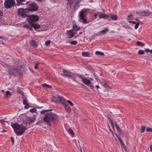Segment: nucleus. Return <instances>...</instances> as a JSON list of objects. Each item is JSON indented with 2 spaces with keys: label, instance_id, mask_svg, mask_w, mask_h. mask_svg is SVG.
Instances as JSON below:
<instances>
[{
  "label": "nucleus",
  "instance_id": "1",
  "mask_svg": "<svg viewBox=\"0 0 152 152\" xmlns=\"http://www.w3.org/2000/svg\"><path fill=\"white\" fill-rule=\"evenodd\" d=\"M11 125L14 129L15 133L17 135H22L26 131V128L22 124H19L18 123H11Z\"/></svg>",
  "mask_w": 152,
  "mask_h": 152
},
{
  "label": "nucleus",
  "instance_id": "2",
  "mask_svg": "<svg viewBox=\"0 0 152 152\" xmlns=\"http://www.w3.org/2000/svg\"><path fill=\"white\" fill-rule=\"evenodd\" d=\"M58 118V116L54 113H47L45 115L43 118L44 121L46 122L47 124L50 125V123Z\"/></svg>",
  "mask_w": 152,
  "mask_h": 152
},
{
  "label": "nucleus",
  "instance_id": "3",
  "mask_svg": "<svg viewBox=\"0 0 152 152\" xmlns=\"http://www.w3.org/2000/svg\"><path fill=\"white\" fill-rule=\"evenodd\" d=\"M67 1V6L71 9H76L78 8L79 4L81 0H66Z\"/></svg>",
  "mask_w": 152,
  "mask_h": 152
},
{
  "label": "nucleus",
  "instance_id": "4",
  "mask_svg": "<svg viewBox=\"0 0 152 152\" xmlns=\"http://www.w3.org/2000/svg\"><path fill=\"white\" fill-rule=\"evenodd\" d=\"M29 1H27L26 3L28 11L32 12L37 11L38 10V6L36 3L33 2L29 4Z\"/></svg>",
  "mask_w": 152,
  "mask_h": 152
},
{
  "label": "nucleus",
  "instance_id": "5",
  "mask_svg": "<svg viewBox=\"0 0 152 152\" xmlns=\"http://www.w3.org/2000/svg\"><path fill=\"white\" fill-rule=\"evenodd\" d=\"M114 124L117 131V132L115 134L116 137L120 142L122 141L121 138H123L124 137V136L121 129L120 128L119 125L116 122H114Z\"/></svg>",
  "mask_w": 152,
  "mask_h": 152
},
{
  "label": "nucleus",
  "instance_id": "6",
  "mask_svg": "<svg viewBox=\"0 0 152 152\" xmlns=\"http://www.w3.org/2000/svg\"><path fill=\"white\" fill-rule=\"evenodd\" d=\"M39 18L38 15H32L28 16L27 18V20L30 25L38 21L39 20Z\"/></svg>",
  "mask_w": 152,
  "mask_h": 152
},
{
  "label": "nucleus",
  "instance_id": "7",
  "mask_svg": "<svg viewBox=\"0 0 152 152\" xmlns=\"http://www.w3.org/2000/svg\"><path fill=\"white\" fill-rule=\"evenodd\" d=\"M18 14L19 16H20L23 18L28 17L29 15V12H28L27 9H23L20 8L19 9Z\"/></svg>",
  "mask_w": 152,
  "mask_h": 152
},
{
  "label": "nucleus",
  "instance_id": "8",
  "mask_svg": "<svg viewBox=\"0 0 152 152\" xmlns=\"http://www.w3.org/2000/svg\"><path fill=\"white\" fill-rule=\"evenodd\" d=\"M151 14V12L148 10H143L136 11L134 13L135 15L143 17H147L149 16Z\"/></svg>",
  "mask_w": 152,
  "mask_h": 152
},
{
  "label": "nucleus",
  "instance_id": "9",
  "mask_svg": "<svg viewBox=\"0 0 152 152\" xmlns=\"http://www.w3.org/2000/svg\"><path fill=\"white\" fill-rule=\"evenodd\" d=\"M15 2L14 0H7L4 2V7L9 8L12 7L15 4Z\"/></svg>",
  "mask_w": 152,
  "mask_h": 152
},
{
  "label": "nucleus",
  "instance_id": "10",
  "mask_svg": "<svg viewBox=\"0 0 152 152\" xmlns=\"http://www.w3.org/2000/svg\"><path fill=\"white\" fill-rule=\"evenodd\" d=\"M8 74L11 76L16 75L17 74H20L21 72L20 70L16 68H11L8 70Z\"/></svg>",
  "mask_w": 152,
  "mask_h": 152
},
{
  "label": "nucleus",
  "instance_id": "11",
  "mask_svg": "<svg viewBox=\"0 0 152 152\" xmlns=\"http://www.w3.org/2000/svg\"><path fill=\"white\" fill-rule=\"evenodd\" d=\"M86 14V10H81V11L79 12V16L80 20H82V22H83L84 24L88 23V22H87V20L86 18H85Z\"/></svg>",
  "mask_w": 152,
  "mask_h": 152
},
{
  "label": "nucleus",
  "instance_id": "12",
  "mask_svg": "<svg viewBox=\"0 0 152 152\" xmlns=\"http://www.w3.org/2000/svg\"><path fill=\"white\" fill-rule=\"evenodd\" d=\"M78 77L81 79L82 81L86 85L89 86L91 84V81L85 77L81 75H78Z\"/></svg>",
  "mask_w": 152,
  "mask_h": 152
},
{
  "label": "nucleus",
  "instance_id": "13",
  "mask_svg": "<svg viewBox=\"0 0 152 152\" xmlns=\"http://www.w3.org/2000/svg\"><path fill=\"white\" fill-rule=\"evenodd\" d=\"M76 32L72 31V30H67L66 32V34L69 38H70L73 37L75 34Z\"/></svg>",
  "mask_w": 152,
  "mask_h": 152
},
{
  "label": "nucleus",
  "instance_id": "14",
  "mask_svg": "<svg viewBox=\"0 0 152 152\" xmlns=\"http://www.w3.org/2000/svg\"><path fill=\"white\" fill-rule=\"evenodd\" d=\"M35 117L34 116L32 117H28L26 119V125H29L30 124L34 122L35 120Z\"/></svg>",
  "mask_w": 152,
  "mask_h": 152
},
{
  "label": "nucleus",
  "instance_id": "15",
  "mask_svg": "<svg viewBox=\"0 0 152 152\" xmlns=\"http://www.w3.org/2000/svg\"><path fill=\"white\" fill-rule=\"evenodd\" d=\"M135 20L136 21H134V24H135L134 26L135 28L137 29L138 27L141 22L140 21L136 19H135Z\"/></svg>",
  "mask_w": 152,
  "mask_h": 152
},
{
  "label": "nucleus",
  "instance_id": "16",
  "mask_svg": "<svg viewBox=\"0 0 152 152\" xmlns=\"http://www.w3.org/2000/svg\"><path fill=\"white\" fill-rule=\"evenodd\" d=\"M30 45L34 48H36L38 46L37 43L34 40H31L30 42Z\"/></svg>",
  "mask_w": 152,
  "mask_h": 152
},
{
  "label": "nucleus",
  "instance_id": "17",
  "mask_svg": "<svg viewBox=\"0 0 152 152\" xmlns=\"http://www.w3.org/2000/svg\"><path fill=\"white\" fill-rule=\"evenodd\" d=\"M58 102L62 104H64L65 102V100L62 97L58 95Z\"/></svg>",
  "mask_w": 152,
  "mask_h": 152
},
{
  "label": "nucleus",
  "instance_id": "18",
  "mask_svg": "<svg viewBox=\"0 0 152 152\" xmlns=\"http://www.w3.org/2000/svg\"><path fill=\"white\" fill-rule=\"evenodd\" d=\"M11 94L10 91H7L6 92H4V97L5 98H8L11 96Z\"/></svg>",
  "mask_w": 152,
  "mask_h": 152
},
{
  "label": "nucleus",
  "instance_id": "19",
  "mask_svg": "<svg viewBox=\"0 0 152 152\" xmlns=\"http://www.w3.org/2000/svg\"><path fill=\"white\" fill-rule=\"evenodd\" d=\"M35 29H37L41 28L40 26L37 24L33 23L30 25Z\"/></svg>",
  "mask_w": 152,
  "mask_h": 152
},
{
  "label": "nucleus",
  "instance_id": "20",
  "mask_svg": "<svg viewBox=\"0 0 152 152\" xmlns=\"http://www.w3.org/2000/svg\"><path fill=\"white\" fill-rule=\"evenodd\" d=\"M132 17L133 15H132V13H131L129 15H128L127 18L128 20L129 21L128 22L129 23H133V21H129L130 20H132Z\"/></svg>",
  "mask_w": 152,
  "mask_h": 152
},
{
  "label": "nucleus",
  "instance_id": "21",
  "mask_svg": "<svg viewBox=\"0 0 152 152\" xmlns=\"http://www.w3.org/2000/svg\"><path fill=\"white\" fill-rule=\"evenodd\" d=\"M108 30L109 29L107 28H105L104 29L100 31L99 33L100 34H104L107 33Z\"/></svg>",
  "mask_w": 152,
  "mask_h": 152
},
{
  "label": "nucleus",
  "instance_id": "22",
  "mask_svg": "<svg viewBox=\"0 0 152 152\" xmlns=\"http://www.w3.org/2000/svg\"><path fill=\"white\" fill-rule=\"evenodd\" d=\"M23 27L29 29L30 30L33 31L32 27L31 25H29L28 24H27L24 25Z\"/></svg>",
  "mask_w": 152,
  "mask_h": 152
},
{
  "label": "nucleus",
  "instance_id": "23",
  "mask_svg": "<svg viewBox=\"0 0 152 152\" xmlns=\"http://www.w3.org/2000/svg\"><path fill=\"white\" fill-rule=\"evenodd\" d=\"M73 28L76 32L77 31L79 30L80 29V28L78 27L76 25V24L75 23L73 24Z\"/></svg>",
  "mask_w": 152,
  "mask_h": 152
},
{
  "label": "nucleus",
  "instance_id": "24",
  "mask_svg": "<svg viewBox=\"0 0 152 152\" xmlns=\"http://www.w3.org/2000/svg\"><path fill=\"white\" fill-rule=\"evenodd\" d=\"M65 107V110H66L67 112L68 113H70L71 111L70 107L68 104H66Z\"/></svg>",
  "mask_w": 152,
  "mask_h": 152
},
{
  "label": "nucleus",
  "instance_id": "25",
  "mask_svg": "<svg viewBox=\"0 0 152 152\" xmlns=\"http://www.w3.org/2000/svg\"><path fill=\"white\" fill-rule=\"evenodd\" d=\"M82 55L84 57H89L90 54L87 52H82Z\"/></svg>",
  "mask_w": 152,
  "mask_h": 152
},
{
  "label": "nucleus",
  "instance_id": "26",
  "mask_svg": "<svg viewBox=\"0 0 152 152\" xmlns=\"http://www.w3.org/2000/svg\"><path fill=\"white\" fill-rule=\"evenodd\" d=\"M136 44L138 46H143L145 45V44L144 43L139 41H137L136 42Z\"/></svg>",
  "mask_w": 152,
  "mask_h": 152
},
{
  "label": "nucleus",
  "instance_id": "27",
  "mask_svg": "<svg viewBox=\"0 0 152 152\" xmlns=\"http://www.w3.org/2000/svg\"><path fill=\"white\" fill-rule=\"evenodd\" d=\"M120 143L121 146L124 148L125 151L126 152L127 151H126L127 148L126 147V146L124 144L123 142V140L121 141H120Z\"/></svg>",
  "mask_w": 152,
  "mask_h": 152
},
{
  "label": "nucleus",
  "instance_id": "28",
  "mask_svg": "<svg viewBox=\"0 0 152 152\" xmlns=\"http://www.w3.org/2000/svg\"><path fill=\"white\" fill-rule=\"evenodd\" d=\"M58 95L56 96L53 97L52 98L53 100L55 102H58Z\"/></svg>",
  "mask_w": 152,
  "mask_h": 152
},
{
  "label": "nucleus",
  "instance_id": "29",
  "mask_svg": "<svg viewBox=\"0 0 152 152\" xmlns=\"http://www.w3.org/2000/svg\"><path fill=\"white\" fill-rule=\"evenodd\" d=\"M113 20H117L118 18L116 15H112L110 17Z\"/></svg>",
  "mask_w": 152,
  "mask_h": 152
},
{
  "label": "nucleus",
  "instance_id": "30",
  "mask_svg": "<svg viewBox=\"0 0 152 152\" xmlns=\"http://www.w3.org/2000/svg\"><path fill=\"white\" fill-rule=\"evenodd\" d=\"M23 104H28L26 100V96H23Z\"/></svg>",
  "mask_w": 152,
  "mask_h": 152
},
{
  "label": "nucleus",
  "instance_id": "31",
  "mask_svg": "<svg viewBox=\"0 0 152 152\" xmlns=\"http://www.w3.org/2000/svg\"><path fill=\"white\" fill-rule=\"evenodd\" d=\"M17 1V5H19L23 3H22L23 2L25 1V0H16Z\"/></svg>",
  "mask_w": 152,
  "mask_h": 152
},
{
  "label": "nucleus",
  "instance_id": "32",
  "mask_svg": "<svg viewBox=\"0 0 152 152\" xmlns=\"http://www.w3.org/2000/svg\"><path fill=\"white\" fill-rule=\"evenodd\" d=\"M17 93L20 94L21 95L23 96H25L24 95V93L22 90H21L20 89H19L17 90Z\"/></svg>",
  "mask_w": 152,
  "mask_h": 152
},
{
  "label": "nucleus",
  "instance_id": "33",
  "mask_svg": "<svg viewBox=\"0 0 152 152\" xmlns=\"http://www.w3.org/2000/svg\"><path fill=\"white\" fill-rule=\"evenodd\" d=\"M145 126H141L140 128V130L141 131V133H143V132H144L145 130Z\"/></svg>",
  "mask_w": 152,
  "mask_h": 152
},
{
  "label": "nucleus",
  "instance_id": "34",
  "mask_svg": "<svg viewBox=\"0 0 152 152\" xmlns=\"http://www.w3.org/2000/svg\"><path fill=\"white\" fill-rule=\"evenodd\" d=\"M108 119L110 121V124H111V125L113 128V129H114L115 128H114V122L115 121L113 122V121L109 117L108 118Z\"/></svg>",
  "mask_w": 152,
  "mask_h": 152
},
{
  "label": "nucleus",
  "instance_id": "35",
  "mask_svg": "<svg viewBox=\"0 0 152 152\" xmlns=\"http://www.w3.org/2000/svg\"><path fill=\"white\" fill-rule=\"evenodd\" d=\"M61 75L65 77H67L69 78H71V75L70 74H61Z\"/></svg>",
  "mask_w": 152,
  "mask_h": 152
},
{
  "label": "nucleus",
  "instance_id": "36",
  "mask_svg": "<svg viewBox=\"0 0 152 152\" xmlns=\"http://www.w3.org/2000/svg\"><path fill=\"white\" fill-rule=\"evenodd\" d=\"M52 110V109H50L49 110H43L42 111H41V113L42 114H45L46 112H47L50 111Z\"/></svg>",
  "mask_w": 152,
  "mask_h": 152
},
{
  "label": "nucleus",
  "instance_id": "37",
  "mask_svg": "<svg viewBox=\"0 0 152 152\" xmlns=\"http://www.w3.org/2000/svg\"><path fill=\"white\" fill-rule=\"evenodd\" d=\"M95 54L97 55H101L103 56L104 55L103 53L100 52L98 51H96L95 52Z\"/></svg>",
  "mask_w": 152,
  "mask_h": 152
},
{
  "label": "nucleus",
  "instance_id": "38",
  "mask_svg": "<svg viewBox=\"0 0 152 152\" xmlns=\"http://www.w3.org/2000/svg\"><path fill=\"white\" fill-rule=\"evenodd\" d=\"M42 85L43 87H48L49 88H51L52 87L51 85H49L46 84H43Z\"/></svg>",
  "mask_w": 152,
  "mask_h": 152
},
{
  "label": "nucleus",
  "instance_id": "39",
  "mask_svg": "<svg viewBox=\"0 0 152 152\" xmlns=\"http://www.w3.org/2000/svg\"><path fill=\"white\" fill-rule=\"evenodd\" d=\"M68 131L71 134V135L72 136H74V133L71 129L69 128L68 129Z\"/></svg>",
  "mask_w": 152,
  "mask_h": 152
},
{
  "label": "nucleus",
  "instance_id": "40",
  "mask_svg": "<svg viewBox=\"0 0 152 152\" xmlns=\"http://www.w3.org/2000/svg\"><path fill=\"white\" fill-rule=\"evenodd\" d=\"M99 15L100 18H104V14H103V13L101 12H99Z\"/></svg>",
  "mask_w": 152,
  "mask_h": 152
},
{
  "label": "nucleus",
  "instance_id": "41",
  "mask_svg": "<svg viewBox=\"0 0 152 152\" xmlns=\"http://www.w3.org/2000/svg\"><path fill=\"white\" fill-rule=\"evenodd\" d=\"M62 72L64 73H65L66 74H70V72L68 70L64 69H62Z\"/></svg>",
  "mask_w": 152,
  "mask_h": 152
},
{
  "label": "nucleus",
  "instance_id": "42",
  "mask_svg": "<svg viewBox=\"0 0 152 152\" xmlns=\"http://www.w3.org/2000/svg\"><path fill=\"white\" fill-rule=\"evenodd\" d=\"M144 53V51L143 50H140L138 52V54L140 55H143Z\"/></svg>",
  "mask_w": 152,
  "mask_h": 152
},
{
  "label": "nucleus",
  "instance_id": "43",
  "mask_svg": "<svg viewBox=\"0 0 152 152\" xmlns=\"http://www.w3.org/2000/svg\"><path fill=\"white\" fill-rule=\"evenodd\" d=\"M50 42H51V41L49 40H48L45 42V44L46 46H48L50 44Z\"/></svg>",
  "mask_w": 152,
  "mask_h": 152
},
{
  "label": "nucleus",
  "instance_id": "44",
  "mask_svg": "<svg viewBox=\"0 0 152 152\" xmlns=\"http://www.w3.org/2000/svg\"><path fill=\"white\" fill-rule=\"evenodd\" d=\"M30 111L32 113H34L37 111V109L35 108H33L30 110Z\"/></svg>",
  "mask_w": 152,
  "mask_h": 152
},
{
  "label": "nucleus",
  "instance_id": "45",
  "mask_svg": "<svg viewBox=\"0 0 152 152\" xmlns=\"http://www.w3.org/2000/svg\"><path fill=\"white\" fill-rule=\"evenodd\" d=\"M146 131L147 132H152V128L150 127H148L146 129Z\"/></svg>",
  "mask_w": 152,
  "mask_h": 152
},
{
  "label": "nucleus",
  "instance_id": "46",
  "mask_svg": "<svg viewBox=\"0 0 152 152\" xmlns=\"http://www.w3.org/2000/svg\"><path fill=\"white\" fill-rule=\"evenodd\" d=\"M77 43V42L76 41H73L71 42L70 44L72 45H76Z\"/></svg>",
  "mask_w": 152,
  "mask_h": 152
},
{
  "label": "nucleus",
  "instance_id": "47",
  "mask_svg": "<svg viewBox=\"0 0 152 152\" xmlns=\"http://www.w3.org/2000/svg\"><path fill=\"white\" fill-rule=\"evenodd\" d=\"M67 101L71 106H73L74 104L70 100H67Z\"/></svg>",
  "mask_w": 152,
  "mask_h": 152
},
{
  "label": "nucleus",
  "instance_id": "48",
  "mask_svg": "<svg viewBox=\"0 0 152 152\" xmlns=\"http://www.w3.org/2000/svg\"><path fill=\"white\" fill-rule=\"evenodd\" d=\"M95 76V78H96V80L97 82H100L101 83H102V82L100 81V80L99 79V78H98L96 76Z\"/></svg>",
  "mask_w": 152,
  "mask_h": 152
},
{
  "label": "nucleus",
  "instance_id": "49",
  "mask_svg": "<svg viewBox=\"0 0 152 152\" xmlns=\"http://www.w3.org/2000/svg\"><path fill=\"white\" fill-rule=\"evenodd\" d=\"M11 140L12 142V145H13L14 142V138L12 137H11Z\"/></svg>",
  "mask_w": 152,
  "mask_h": 152
},
{
  "label": "nucleus",
  "instance_id": "50",
  "mask_svg": "<svg viewBox=\"0 0 152 152\" xmlns=\"http://www.w3.org/2000/svg\"><path fill=\"white\" fill-rule=\"evenodd\" d=\"M25 108L27 109L29 108V105H28V104H25Z\"/></svg>",
  "mask_w": 152,
  "mask_h": 152
},
{
  "label": "nucleus",
  "instance_id": "51",
  "mask_svg": "<svg viewBox=\"0 0 152 152\" xmlns=\"http://www.w3.org/2000/svg\"><path fill=\"white\" fill-rule=\"evenodd\" d=\"M103 86H104V87L106 88L107 87H108V85L106 83H104V85H103Z\"/></svg>",
  "mask_w": 152,
  "mask_h": 152
},
{
  "label": "nucleus",
  "instance_id": "52",
  "mask_svg": "<svg viewBox=\"0 0 152 152\" xmlns=\"http://www.w3.org/2000/svg\"><path fill=\"white\" fill-rule=\"evenodd\" d=\"M109 17V16L107 15H104V18H107Z\"/></svg>",
  "mask_w": 152,
  "mask_h": 152
},
{
  "label": "nucleus",
  "instance_id": "53",
  "mask_svg": "<svg viewBox=\"0 0 152 152\" xmlns=\"http://www.w3.org/2000/svg\"><path fill=\"white\" fill-rule=\"evenodd\" d=\"M39 64V63H37L35 66H34V68L35 69H37V68H38V66Z\"/></svg>",
  "mask_w": 152,
  "mask_h": 152
},
{
  "label": "nucleus",
  "instance_id": "54",
  "mask_svg": "<svg viewBox=\"0 0 152 152\" xmlns=\"http://www.w3.org/2000/svg\"><path fill=\"white\" fill-rule=\"evenodd\" d=\"M150 50L148 49L147 48L145 49V51L146 53H148L150 52Z\"/></svg>",
  "mask_w": 152,
  "mask_h": 152
},
{
  "label": "nucleus",
  "instance_id": "55",
  "mask_svg": "<svg viewBox=\"0 0 152 152\" xmlns=\"http://www.w3.org/2000/svg\"><path fill=\"white\" fill-rule=\"evenodd\" d=\"M98 13H95L94 14V16L96 18L97 16L98 15Z\"/></svg>",
  "mask_w": 152,
  "mask_h": 152
},
{
  "label": "nucleus",
  "instance_id": "56",
  "mask_svg": "<svg viewBox=\"0 0 152 152\" xmlns=\"http://www.w3.org/2000/svg\"><path fill=\"white\" fill-rule=\"evenodd\" d=\"M91 89H93L94 88V86L93 85H91V84L89 86Z\"/></svg>",
  "mask_w": 152,
  "mask_h": 152
},
{
  "label": "nucleus",
  "instance_id": "57",
  "mask_svg": "<svg viewBox=\"0 0 152 152\" xmlns=\"http://www.w3.org/2000/svg\"><path fill=\"white\" fill-rule=\"evenodd\" d=\"M3 14V13L1 11H0V17L1 16H2Z\"/></svg>",
  "mask_w": 152,
  "mask_h": 152
},
{
  "label": "nucleus",
  "instance_id": "58",
  "mask_svg": "<svg viewBox=\"0 0 152 152\" xmlns=\"http://www.w3.org/2000/svg\"><path fill=\"white\" fill-rule=\"evenodd\" d=\"M82 32H80L79 33V34L78 35H77V36H75V37H77L78 36H79V35H80V34H82Z\"/></svg>",
  "mask_w": 152,
  "mask_h": 152
},
{
  "label": "nucleus",
  "instance_id": "59",
  "mask_svg": "<svg viewBox=\"0 0 152 152\" xmlns=\"http://www.w3.org/2000/svg\"><path fill=\"white\" fill-rule=\"evenodd\" d=\"M150 151H152V145L150 146Z\"/></svg>",
  "mask_w": 152,
  "mask_h": 152
},
{
  "label": "nucleus",
  "instance_id": "60",
  "mask_svg": "<svg viewBox=\"0 0 152 152\" xmlns=\"http://www.w3.org/2000/svg\"><path fill=\"white\" fill-rule=\"evenodd\" d=\"M96 87V88L97 89L99 88V86L98 85H96L95 86Z\"/></svg>",
  "mask_w": 152,
  "mask_h": 152
},
{
  "label": "nucleus",
  "instance_id": "61",
  "mask_svg": "<svg viewBox=\"0 0 152 152\" xmlns=\"http://www.w3.org/2000/svg\"><path fill=\"white\" fill-rule=\"evenodd\" d=\"M3 122V120H0V122L1 123V124H2V123Z\"/></svg>",
  "mask_w": 152,
  "mask_h": 152
},
{
  "label": "nucleus",
  "instance_id": "62",
  "mask_svg": "<svg viewBox=\"0 0 152 152\" xmlns=\"http://www.w3.org/2000/svg\"><path fill=\"white\" fill-rule=\"evenodd\" d=\"M110 129L111 131V132H112V133L113 134V136H114V134H113V132L112 131L111 129Z\"/></svg>",
  "mask_w": 152,
  "mask_h": 152
},
{
  "label": "nucleus",
  "instance_id": "63",
  "mask_svg": "<svg viewBox=\"0 0 152 152\" xmlns=\"http://www.w3.org/2000/svg\"><path fill=\"white\" fill-rule=\"evenodd\" d=\"M6 131L4 130H3L2 131H1V132H5Z\"/></svg>",
  "mask_w": 152,
  "mask_h": 152
},
{
  "label": "nucleus",
  "instance_id": "64",
  "mask_svg": "<svg viewBox=\"0 0 152 152\" xmlns=\"http://www.w3.org/2000/svg\"><path fill=\"white\" fill-rule=\"evenodd\" d=\"M151 53H152V49L150 50V52Z\"/></svg>",
  "mask_w": 152,
  "mask_h": 152
}]
</instances>
